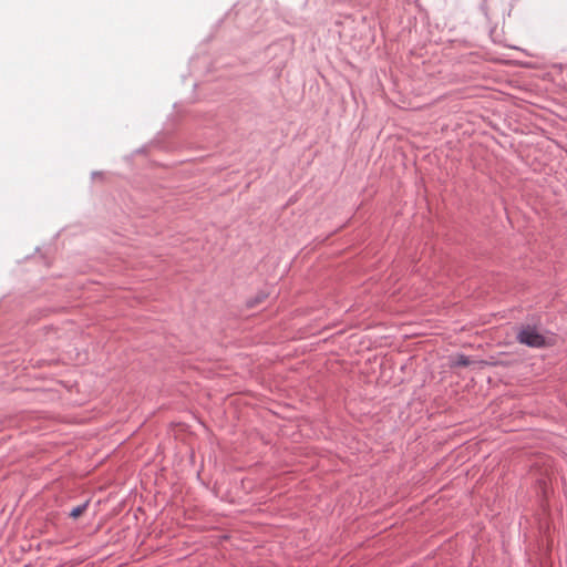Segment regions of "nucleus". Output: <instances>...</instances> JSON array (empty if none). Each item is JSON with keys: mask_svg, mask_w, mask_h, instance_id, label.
<instances>
[{"mask_svg": "<svg viewBox=\"0 0 567 567\" xmlns=\"http://www.w3.org/2000/svg\"><path fill=\"white\" fill-rule=\"evenodd\" d=\"M517 340L532 348H542L551 344L549 339L542 334L536 328L529 326L519 330Z\"/></svg>", "mask_w": 567, "mask_h": 567, "instance_id": "nucleus-1", "label": "nucleus"}, {"mask_svg": "<svg viewBox=\"0 0 567 567\" xmlns=\"http://www.w3.org/2000/svg\"><path fill=\"white\" fill-rule=\"evenodd\" d=\"M471 363L470 359L465 355H457L454 360H453V365L455 367H466Z\"/></svg>", "mask_w": 567, "mask_h": 567, "instance_id": "nucleus-2", "label": "nucleus"}, {"mask_svg": "<svg viewBox=\"0 0 567 567\" xmlns=\"http://www.w3.org/2000/svg\"><path fill=\"white\" fill-rule=\"evenodd\" d=\"M86 509V504H83V505H80V506H76L74 507L71 513H70V516L72 518H79L83 513L84 511Z\"/></svg>", "mask_w": 567, "mask_h": 567, "instance_id": "nucleus-3", "label": "nucleus"}]
</instances>
